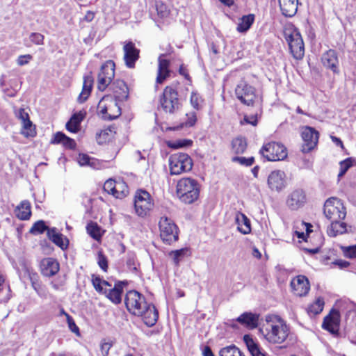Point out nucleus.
<instances>
[{
    "instance_id": "obj_18",
    "label": "nucleus",
    "mask_w": 356,
    "mask_h": 356,
    "mask_svg": "<svg viewBox=\"0 0 356 356\" xmlns=\"http://www.w3.org/2000/svg\"><path fill=\"white\" fill-rule=\"evenodd\" d=\"M302 138L304 141L302 151L309 152L317 145L318 133L314 128L306 127L302 132Z\"/></svg>"
},
{
    "instance_id": "obj_34",
    "label": "nucleus",
    "mask_w": 356,
    "mask_h": 356,
    "mask_svg": "<svg viewBox=\"0 0 356 356\" xmlns=\"http://www.w3.org/2000/svg\"><path fill=\"white\" fill-rule=\"evenodd\" d=\"M129 194V188L127 184L122 179H116V184L115 191H113V195L115 198L122 199Z\"/></svg>"
},
{
    "instance_id": "obj_49",
    "label": "nucleus",
    "mask_w": 356,
    "mask_h": 356,
    "mask_svg": "<svg viewBox=\"0 0 356 356\" xmlns=\"http://www.w3.org/2000/svg\"><path fill=\"white\" fill-rule=\"evenodd\" d=\"M156 9L159 16L162 18L166 17L169 14V10L165 4L161 1L156 3Z\"/></svg>"
},
{
    "instance_id": "obj_57",
    "label": "nucleus",
    "mask_w": 356,
    "mask_h": 356,
    "mask_svg": "<svg viewBox=\"0 0 356 356\" xmlns=\"http://www.w3.org/2000/svg\"><path fill=\"white\" fill-rule=\"evenodd\" d=\"M244 123L250 124L253 126L257 125V115H252L250 116L245 115L243 118V120L241 121V124H243Z\"/></svg>"
},
{
    "instance_id": "obj_2",
    "label": "nucleus",
    "mask_w": 356,
    "mask_h": 356,
    "mask_svg": "<svg viewBox=\"0 0 356 356\" xmlns=\"http://www.w3.org/2000/svg\"><path fill=\"white\" fill-rule=\"evenodd\" d=\"M92 284L97 293L104 295L113 303L118 305L122 301L123 288L127 284L126 281H115L114 285L99 276L92 275Z\"/></svg>"
},
{
    "instance_id": "obj_8",
    "label": "nucleus",
    "mask_w": 356,
    "mask_h": 356,
    "mask_svg": "<svg viewBox=\"0 0 356 356\" xmlns=\"http://www.w3.org/2000/svg\"><path fill=\"white\" fill-rule=\"evenodd\" d=\"M265 335L268 341L273 343H282L289 335V327L281 318L276 323L269 324Z\"/></svg>"
},
{
    "instance_id": "obj_44",
    "label": "nucleus",
    "mask_w": 356,
    "mask_h": 356,
    "mask_svg": "<svg viewBox=\"0 0 356 356\" xmlns=\"http://www.w3.org/2000/svg\"><path fill=\"white\" fill-rule=\"evenodd\" d=\"M46 225L44 221L40 220L35 222L32 227L30 229V232L33 234H43L45 231L48 232V229H50Z\"/></svg>"
},
{
    "instance_id": "obj_3",
    "label": "nucleus",
    "mask_w": 356,
    "mask_h": 356,
    "mask_svg": "<svg viewBox=\"0 0 356 356\" xmlns=\"http://www.w3.org/2000/svg\"><path fill=\"white\" fill-rule=\"evenodd\" d=\"M200 185L197 180L191 177L180 179L176 186L178 198L185 204H192L200 195Z\"/></svg>"
},
{
    "instance_id": "obj_21",
    "label": "nucleus",
    "mask_w": 356,
    "mask_h": 356,
    "mask_svg": "<svg viewBox=\"0 0 356 356\" xmlns=\"http://www.w3.org/2000/svg\"><path fill=\"white\" fill-rule=\"evenodd\" d=\"M306 200L305 192L301 189H297L288 196L286 204L291 209L297 210L304 206Z\"/></svg>"
},
{
    "instance_id": "obj_20",
    "label": "nucleus",
    "mask_w": 356,
    "mask_h": 356,
    "mask_svg": "<svg viewBox=\"0 0 356 356\" xmlns=\"http://www.w3.org/2000/svg\"><path fill=\"white\" fill-rule=\"evenodd\" d=\"M123 51L126 66L129 68H134L135 63L139 58L140 50L136 47L133 42L129 41L124 44Z\"/></svg>"
},
{
    "instance_id": "obj_47",
    "label": "nucleus",
    "mask_w": 356,
    "mask_h": 356,
    "mask_svg": "<svg viewBox=\"0 0 356 356\" xmlns=\"http://www.w3.org/2000/svg\"><path fill=\"white\" fill-rule=\"evenodd\" d=\"M190 100L191 106L195 110L198 111L202 108V99L197 92H192Z\"/></svg>"
},
{
    "instance_id": "obj_54",
    "label": "nucleus",
    "mask_w": 356,
    "mask_h": 356,
    "mask_svg": "<svg viewBox=\"0 0 356 356\" xmlns=\"http://www.w3.org/2000/svg\"><path fill=\"white\" fill-rule=\"evenodd\" d=\"M352 165V162L350 159H347L340 163V172L339 173V177L343 176L348 168Z\"/></svg>"
},
{
    "instance_id": "obj_48",
    "label": "nucleus",
    "mask_w": 356,
    "mask_h": 356,
    "mask_svg": "<svg viewBox=\"0 0 356 356\" xmlns=\"http://www.w3.org/2000/svg\"><path fill=\"white\" fill-rule=\"evenodd\" d=\"M29 39L32 44L35 45H42L44 44V36L40 33L33 32L30 34Z\"/></svg>"
},
{
    "instance_id": "obj_26",
    "label": "nucleus",
    "mask_w": 356,
    "mask_h": 356,
    "mask_svg": "<svg viewBox=\"0 0 356 356\" xmlns=\"http://www.w3.org/2000/svg\"><path fill=\"white\" fill-rule=\"evenodd\" d=\"M158 62V72L156 82L161 84L170 76V61L163 58L162 55L159 56Z\"/></svg>"
},
{
    "instance_id": "obj_36",
    "label": "nucleus",
    "mask_w": 356,
    "mask_h": 356,
    "mask_svg": "<svg viewBox=\"0 0 356 356\" xmlns=\"http://www.w3.org/2000/svg\"><path fill=\"white\" fill-rule=\"evenodd\" d=\"M232 151L236 154H243L247 148V141L243 137L238 136L232 141Z\"/></svg>"
},
{
    "instance_id": "obj_6",
    "label": "nucleus",
    "mask_w": 356,
    "mask_h": 356,
    "mask_svg": "<svg viewBox=\"0 0 356 356\" xmlns=\"http://www.w3.org/2000/svg\"><path fill=\"white\" fill-rule=\"evenodd\" d=\"M111 96H105L99 101L97 109L102 118L112 120L120 115L121 108Z\"/></svg>"
},
{
    "instance_id": "obj_24",
    "label": "nucleus",
    "mask_w": 356,
    "mask_h": 356,
    "mask_svg": "<svg viewBox=\"0 0 356 356\" xmlns=\"http://www.w3.org/2000/svg\"><path fill=\"white\" fill-rule=\"evenodd\" d=\"M51 144L58 145L61 144L65 149L74 150L76 147V143L73 138L66 136L61 131H58L54 134L53 138L51 139Z\"/></svg>"
},
{
    "instance_id": "obj_51",
    "label": "nucleus",
    "mask_w": 356,
    "mask_h": 356,
    "mask_svg": "<svg viewBox=\"0 0 356 356\" xmlns=\"http://www.w3.org/2000/svg\"><path fill=\"white\" fill-rule=\"evenodd\" d=\"M343 253L346 257L350 259L356 258V244L347 247H342Z\"/></svg>"
},
{
    "instance_id": "obj_22",
    "label": "nucleus",
    "mask_w": 356,
    "mask_h": 356,
    "mask_svg": "<svg viewBox=\"0 0 356 356\" xmlns=\"http://www.w3.org/2000/svg\"><path fill=\"white\" fill-rule=\"evenodd\" d=\"M86 115V111L83 110L74 113L67 122L65 129L70 133H78L81 129V123Z\"/></svg>"
},
{
    "instance_id": "obj_62",
    "label": "nucleus",
    "mask_w": 356,
    "mask_h": 356,
    "mask_svg": "<svg viewBox=\"0 0 356 356\" xmlns=\"http://www.w3.org/2000/svg\"><path fill=\"white\" fill-rule=\"evenodd\" d=\"M127 266L129 268V269L131 271H136L137 270L134 257H129V258L127 260Z\"/></svg>"
},
{
    "instance_id": "obj_64",
    "label": "nucleus",
    "mask_w": 356,
    "mask_h": 356,
    "mask_svg": "<svg viewBox=\"0 0 356 356\" xmlns=\"http://www.w3.org/2000/svg\"><path fill=\"white\" fill-rule=\"evenodd\" d=\"M179 72L181 75H182L183 76H184L187 80H190V76L187 72V69L186 68L185 66H184L183 65H181L180 67H179Z\"/></svg>"
},
{
    "instance_id": "obj_39",
    "label": "nucleus",
    "mask_w": 356,
    "mask_h": 356,
    "mask_svg": "<svg viewBox=\"0 0 356 356\" xmlns=\"http://www.w3.org/2000/svg\"><path fill=\"white\" fill-rule=\"evenodd\" d=\"M170 257L172 258L174 264L177 266L184 258L190 255V250L188 248H181L175 251H171L169 253Z\"/></svg>"
},
{
    "instance_id": "obj_61",
    "label": "nucleus",
    "mask_w": 356,
    "mask_h": 356,
    "mask_svg": "<svg viewBox=\"0 0 356 356\" xmlns=\"http://www.w3.org/2000/svg\"><path fill=\"white\" fill-rule=\"evenodd\" d=\"M113 344L111 342H104L101 345V351L103 356H107Z\"/></svg>"
},
{
    "instance_id": "obj_32",
    "label": "nucleus",
    "mask_w": 356,
    "mask_h": 356,
    "mask_svg": "<svg viewBox=\"0 0 356 356\" xmlns=\"http://www.w3.org/2000/svg\"><path fill=\"white\" fill-rule=\"evenodd\" d=\"M12 297V291L6 281L4 275L0 273V302H7Z\"/></svg>"
},
{
    "instance_id": "obj_45",
    "label": "nucleus",
    "mask_w": 356,
    "mask_h": 356,
    "mask_svg": "<svg viewBox=\"0 0 356 356\" xmlns=\"http://www.w3.org/2000/svg\"><path fill=\"white\" fill-rule=\"evenodd\" d=\"M96 260L99 268L104 271L106 272L108 269V260L102 251H97L96 254Z\"/></svg>"
},
{
    "instance_id": "obj_4",
    "label": "nucleus",
    "mask_w": 356,
    "mask_h": 356,
    "mask_svg": "<svg viewBox=\"0 0 356 356\" xmlns=\"http://www.w3.org/2000/svg\"><path fill=\"white\" fill-rule=\"evenodd\" d=\"M284 36L293 58L301 59L305 54V47L299 31L293 27L288 28L284 31Z\"/></svg>"
},
{
    "instance_id": "obj_25",
    "label": "nucleus",
    "mask_w": 356,
    "mask_h": 356,
    "mask_svg": "<svg viewBox=\"0 0 356 356\" xmlns=\"http://www.w3.org/2000/svg\"><path fill=\"white\" fill-rule=\"evenodd\" d=\"M47 236L55 245L60 248L62 250L67 248L69 245L68 239L65 237L61 233L57 232L56 227H52L48 229Z\"/></svg>"
},
{
    "instance_id": "obj_41",
    "label": "nucleus",
    "mask_w": 356,
    "mask_h": 356,
    "mask_svg": "<svg viewBox=\"0 0 356 356\" xmlns=\"http://www.w3.org/2000/svg\"><path fill=\"white\" fill-rule=\"evenodd\" d=\"M219 355L220 356H245L244 353L234 345L221 348Z\"/></svg>"
},
{
    "instance_id": "obj_52",
    "label": "nucleus",
    "mask_w": 356,
    "mask_h": 356,
    "mask_svg": "<svg viewBox=\"0 0 356 356\" xmlns=\"http://www.w3.org/2000/svg\"><path fill=\"white\" fill-rule=\"evenodd\" d=\"M67 323L69 329L74 333L77 337H80L81 334L79 332V327L76 325L73 318L71 316H67Z\"/></svg>"
},
{
    "instance_id": "obj_56",
    "label": "nucleus",
    "mask_w": 356,
    "mask_h": 356,
    "mask_svg": "<svg viewBox=\"0 0 356 356\" xmlns=\"http://www.w3.org/2000/svg\"><path fill=\"white\" fill-rule=\"evenodd\" d=\"M33 59L31 54L20 55L17 59V63L19 66H23L28 64Z\"/></svg>"
},
{
    "instance_id": "obj_9",
    "label": "nucleus",
    "mask_w": 356,
    "mask_h": 356,
    "mask_svg": "<svg viewBox=\"0 0 356 356\" xmlns=\"http://www.w3.org/2000/svg\"><path fill=\"white\" fill-rule=\"evenodd\" d=\"M159 227L160 236L164 243L170 245L178 240V227L172 219L166 216L161 217Z\"/></svg>"
},
{
    "instance_id": "obj_7",
    "label": "nucleus",
    "mask_w": 356,
    "mask_h": 356,
    "mask_svg": "<svg viewBox=\"0 0 356 356\" xmlns=\"http://www.w3.org/2000/svg\"><path fill=\"white\" fill-rule=\"evenodd\" d=\"M323 213L330 222L342 220L346 216V208L342 202L337 197H330L325 201Z\"/></svg>"
},
{
    "instance_id": "obj_35",
    "label": "nucleus",
    "mask_w": 356,
    "mask_h": 356,
    "mask_svg": "<svg viewBox=\"0 0 356 356\" xmlns=\"http://www.w3.org/2000/svg\"><path fill=\"white\" fill-rule=\"evenodd\" d=\"M243 339L252 356H266L264 351L248 335H245Z\"/></svg>"
},
{
    "instance_id": "obj_13",
    "label": "nucleus",
    "mask_w": 356,
    "mask_h": 356,
    "mask_svg": "<svg viewBox=\"0 0 356 356\" xmlns=\"http://www.w3.org/2000/svg\"><path fill=\"white\" fill-rule=\"evenodd\" d=\"M115 63L113 60H107L101 67L98 74V89L104 91L111 83L115 76Z\"/></svg>"
},
{
    "instance_id": "obj_63",
    "label": "nucleus",
    "mask_w": 356,
    "mask_h": 356,
    "mask_svg": "<svg viewBox=\"0 0 356 356\" xmlns=\"http://www.w3.org/2000/svg\"><path fill=\"white\" fill-rule=\"evenodd\" d=\"M334 264L338 266L340 268H346L349 266L350 263L347 261L338 259L335 261Z\"/></svg>"
},
{
    "instance_id": "obj_1",
    "label": "nucleus",
    "mask_w": 356,
    "mask_h": 356,
    "mask_svg": "<svg viewBox=\"0 0 356 356\" xmlns=\"http://www.w3.org/2000/svg\"><path fill=\"white\" fill-rule=\"evenodd\" d=\"M124 303L127 310L131 314L141 317L144 323L148 327L154 325L159 318V313L155 306L146 301L145 297L136 291L127 293Z\"/></svg>"
},
{
    "instance_id": "obj_40",
    "label": "nucleus",
    "mask_w": 356,
    "mask_h": 356,
    "mask_svg": "<svg viewBox=\"0 0 356 356\" xmlns=\"http://www.w3.org/2000/svg\"><path fill=\"white\" fill-rule=\"evenodd\" d=\"M21 134L26 138L35 137L36 136L35 127L31 120L22 122Z\"/></svg>"
},
{
    "instance_id": "obj_17",
    "label": "nucleus",
    "mask_w": 356,
    "mask_h": 356,
    "mask_svg": "<svg viewBox=\"0 0 356 356\" xmlns=\"http://www.w3.org/2000/svg\"><path fill=\"white\" fill-rule=\"evenodd\" d=\"M340 314L339 312L332 309L327 315L322 324V327L334 335H337L339 330Z\"/></svg>"
},
{
    "instance_id": "obj_27",
    "label": "nucleus",
    "mask_w": 356,
    "mask_h": 356,
    "mask_svg": "<svg viewBox=\"0 0 356 356\" xmlns=\"http://www.w3.org/2000/svg\"><path fill=\"white\" fill-rule=\"evenodd\" d=\"M280 7L283 15L291 17L298 10V0H278Z\"/></svg>"
},
{
    "instance_id": "obj_14",
    "label": "nucleus",
    "mask_w": 356,
    "mask_h": 356,
    "mask_svg": "<svg viewBox=\"0 0 356 356\" xmlns=\"http://www.w3.org/2000/svg\"><path fill=\"white\" fill-rule=\"evenodd\" d=\"M235 94L238 100L247 106H252L256 99L255 89L245 81H241L236 87Z\"/></svg>"
},
{
    "instance_id": "obj_38",
    "label": "nucleus",
    "mask_w": 356,
    "mask_h": 356,
    "mask_svg": "<svg viewBox=\"0 0 356 356\" xmlns=\"http://www.w3.org/2000/svg\"><path fill=\"white\" fill-rule=\"evenodd\" d=\"M115 131L111 127H108L97 133L96 140L99 144H104L111 140L114 136Z\"/></svg>"
},
{
    "instance_id": "obj_60",
    "label": "nucleus",
    "mask_w": 356,
    "mask_h": 356,
    "mask_svg": "<svg viewBox=\"0 0 356 356\" xmlns=\"http://www.w3.org/2000/svg\"><path fill=\"white\" fill-rule=\"evenodd\" d=\"M77 161L80 165H89V156L86 154H79Z\"/></svg>"
},
{
    "instance_id": "obj_16",
    "label": "nucleus",
    "mask_w": 356,
    "mask_h": 356,
    "mask_svg": "<svg viewBox=\"0 0 356 356\" xmlns=\"http://www.w3.org/2000/svg\"><path fill=\"white\" fill-rule=\"evenodd\" d=\"M267 182L270 190L280 192L286 186V174L280 170H273L269 174Z\"/></svg>"
},
{
    "instance_id": "obj_11",
    "label": "nucleus",
    "mask_w": 356,
    "mask_h": 356,
    "mask_svg": "<svg viewBox=\"0 0 356 356\" xmlns=\"http://www.w3.org/2000/svg\"><path fill=\"white\" fill-rule=\"evenodd\" d=\"M260 154L269 161L283 160L287 156L286 147L276 142L265 144L260 149Z\"/></svg>"
},
{
    "instance_id": "obj_30",
    "label": "nucleus",
    "mask_w": 356,
    "mask_h": 356,
    "mask_svg": "<svg viewBox=\"0 0 356 356\" xmlns=\"http://www.w3.org/2000/svg\"><path fill=\"white\" fill-rule=\"evenodd\" d=\"M236 321L250 328H255L258 325L259 316L250 312H245L238 316Z\"/></svg>"
},
{
    "instance_id": "obj_31",
    "label": "nucleus",
    "mask_w": 356,
    "mask_h": 356,
    "mask_svg": "<svg viewBox=\"0 0 356 356\" xmlns=\"http://www.w3.org/2000/svg\"><path fill=\"white\" fill-rule=\"evenodd\" d=\"M236 222L238 225V230L243 234H248L251 232L250 221L248 217L241 213L238 212L235 217Z\"/></svg>"
},
{
    "instance_id": "obj_23",
    "label": "nucleus",
    "mask_w": 356,
    "mask_h": 356,
    "mask_svg": "<svg viewBox=\"0 0 356 356\" xmlns=\"http://www.w3.org/2000/svg\"><path fill=\"white\" fill-rule=\"evenodd\" d=\"M115 101L123 102L129 97V89L124 81L117 80L111 86Z\"/></svg>"
},
{
    "instance_id": "obj_43",
    "label": "nucleus",
    "mask_w": 356,
    "mask_h": 356,
    "mask_svg": "<svg viewBox=\"0 0 356 356\" xmlns=\"http://www.w3.org/2000/svg\"><path fill=\"white\" fill-rule=\"evenodd\" d=\"M105 231L99 226L97 222L90 221V237L97 242H100L102 235Z\"/></svg>"
},
{
    "instance_id": "obj_53",
    "label": "nucleus",
    "mask_w": 356,
    "mask_h": 356,
    "mask_svg": "<svg viewBox=\"0 0 356 356\" xmlns=\"http://www.w3.org/2000/svg\"><path fill=\"white\" fill-rule=\"evenodd\" d=\"M115 184L116 179H109L104 183V190L108 194H111L113 195V191H115Z\"/></svg>"
},
{
    "instance_id": "obj_55",
    "label": "nucleus",
    "mask_w": 356,
    "mask_h": 356,
    "mask_svg": "<svg viewBox=\"0 0 356 356\" xmlns=\"http://www.w3.org/2000/svg\"><path fill=\"white\" fill-rule=\"evenodd\" d=\"M186 121L185 122L186 127H193L197 121V115L194 111L190 112L186 114Z\"/></svg>"
},
{
    "instance_id": "obj_37",
    "label": "nucleus",
    "mask_w": 356,
    "mask_h": 356,
    "mask_svg": "<svg viewBox=\"0 0 356 356\" xmlns=\"http://www.w3.org/2000/svg\"><path fill=\"white\" fill-rule=\"evenodd\" d=\"M254 20V15L253 14L243 16L237 25L236 30L240 33L247 31L250 28Z\"/></svg>"
},
{
    "instance_id": "obj_59",
    "label": "nucleus",
    "mask_w": 356,
    "mask_h": 356,
    "mask_svg": "<svg viewBox=\"0 0 356 356\" xmlns=\"http://www.w3.org/2000/svg\"><path fill=\"white\" fill-rule=\"evenodd\" d=\"M192 141L191 140H181L176 141L171 147L173 148H180L191 145Z\"/></svg>"
},
{
    "instance_id": "obj_33",
    "label": "nucleus",
    "mask_w": 356,
    "mask_h": 356,
    "mask_svg": "<svg viewBox=\"0 0 356 356\" xmlns=\"http://www.w3.org/2000/svg\"><path fill=\"white\" fill-rule=\"evenodd\" d=\"M346 232V224L341 220L331 221V225L327 230V234L332 237L338 234H342Z\"/></svg>"
},
{
    "instance_id": "obj_58",
    "label": "nucleus",
    "mask_w": 356,
    "mask_h": 356,
    "mask_svg": "<svg viewBox=\"0 0 356 356\" xmlns=\"http://www.w3.org/2000/svg\"><path fill=\"white\" fill-rule=\"evenodd\" d=\"M17 117L21 120L22 122L30 120L29 113L25 111L24 108H20L18 110Z\"/></svg>"
},
{
    "instance_id": "obj_29",
    "label": "nucleus",
    "mask_w": 356,
    "mask_h": 356,
    "mask_svg": "<svg viewBox=\"0 0 356 356\" xmlns=\"http://www.w3.org/2000/svg\"><path fill=\"white\" fill-rule=\"evenodd\" d=\"M323 65L334 72L337 70L338 58L337 53L334 50L330 49L324 53L321 58Z\"/></svg>"
},
{
    "instance_id": "obj_12",
    "label": "nucleus",
    "mask_w": 356,
    "mask_h": 356,
    "mask_svg": "<svg viewBox=\"0 0 356 356\" xmlns=\"http://www.w3.org/2000/svg\"><path fill=\"white\" fill-rule=\"evenodd\" d=\"M154 204L149 193L138 190L135 195L134 208L136 214L140 217L146 216L152 209Z\"/></svg>"
},
{
    "instance_id": "obj_10",
    "label": "nucleus",
    "mask_w": 356,
    "mask_h": 356,
    "mask_svg": "<svg viewBox=\"0 0 356 356\" xmlns=\"http://www.w3.org/2000/svg\"><path fill=\"white\" fill-rule=\"evenodd\" d=\"M160 106L168 113H175L180 108V102L177 90L171 86H166L160 98Z\"/></svg>"
},
{
    "instance_id": "obj_46",
    "label": "nucleus",
    "mask_w": 356,
    "mask_h": 356,
    "mask_svg": "<svg viewBox=\"0 0 356 356\" xmlns=\"http://www.w3.org/2000/svg\"><path fill=\"white\" fill-rule=\"evenodd\" d=\"M87 79L88 76H84L83 89L78 97V102L79 103H83L86 102L89 97V86H87Z\"/></svg>"
},
{
    "instance_id": "obj_28",
    "label": "nucleus",
    "mask_w": 356,
    "mask_h": 356,
    "mask_svg": "<svg viewBox=\"0 0 356 356\" xmlns=\"http://www.w3.org/2000/svg\"><path fill=\"white\" fill-rule=\"evenodd\" d=\"M15 216L21 220H29L31 216V205L29 200L22 201L15 209Z\"/></svg>"
},
{
    "instance_id": "obj_5",
    "label": "nucleus",
    "mask_w": 356,
    "mask_h": 356,
    "mask_svg": "<svg viewBox=\"0 0 356 356\" xmlns=\"http://www.w3.org/2000/svg\"><path fill=\"white\" fill-rule=\"evenodd\" d=\"M170 172L172 175H179L189 172L193 168L191 158L185 153L172 154L168 159Z\"/></svg>"
},
{
    "instance_id": "obj_42",
    "label": "nucleus",
    "mask_w": 356,
    "mask_h": 356,
    "mask_svg": "<svg viewBox=\"0 0 356 356\" xmlns=\"http://www.w3.org/2000/svg\"><path fill=\"white\" fill-rule=\"evenodd\" d=\"M324 307V300L322 298H318L316 300L310 305L307 309V312L309 314L313 315H317L320 314Z\"/></svg>"
},
{
    "instance_id": "obj_19",
    "label": "nucleus",
    "mask_w": 356,
    "mask_h": 356,
    "mask_svg": "<svg viewBox=\"0 0 356 356\" xmlns=\"http://www.w3.org/2000/svg\"><path fill=\"white\" fill-rule=\"evenodd\" d=\"M290 286L293 293L298 296L307 295L310 289L308 279L302 275L293 277L291 281Z\"/></svg>"
},
{
    "instance_id": "obj_15",
    "label": "nucleus",
    "mask_w": 356,
    "mask_h": 356,
    "mask_svg": "<svg viewBox=\"0 0 356 356\" xmlns=\"http://www.w3.org/2000/svg\"><path fill=\"white\" fill-rule=\"evenodd\" d=\"M38 268L43 277H51L59 272L60 264L55 258L45 257L40 260Z\"/></svg>"
},
{
    "instance_id": "obj_50",
    "label": "nucleus",
    "mask_w": 356,
    "mask_h": 356,
    "mask_svg": "<svg viewBox=\"0 0 356 356\" xmlns=\"http://www.w3.org/2000/svg\"><path fill=\"white\" fill-rule=\"evenodd\" d=\"M232 161L237 162L242 165L251 166L254 163V159L252 156L249 158L235 156L232 158Z\"/></svg>"
}]
</instances>
